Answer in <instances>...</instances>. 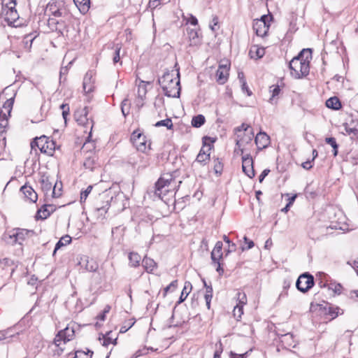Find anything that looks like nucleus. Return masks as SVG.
<instances>
[{"label":"nucleus","mask_w":358,"mask_h":358,"mask_svg":"<svg viewBox=\"0 0 358 358\" xmlns=\"http://www.w3.org/2000/svg\"><path fill=\"white\" fill-rule=\"evenodd\" d=\"M311 58V50L303 49L289 64L292 76L296 79L307 76L309 73V62Z\"/></svg>","instance_id":"f257e3e1"},{"label":"nucleus","mask_w":358,"mask_h":358,"mask_svg":"<svg viewBox=\"0 0 358 358\" xmlns=\"http://www.w3.org/2000/svg\"><path fill=\"white\" fill-rule=\"evenodd\" d=\"M174 71H167L158 79V83L162 87L164 94L169 97L176 98L180 96V73L177 69L176 77L175 78Z\"/></svg>","instance_id":"f03ea898"},{"label":"nucleus","mask_w":358,"mask_h":358,"mask_svg":"<svg viewBox=\"0 0 358 358\" xmlns=\"http://www.w3.org/2000/svg\"><path fill=\"white\" fill-rule=\"evenodd\" d=\"M175 183L176 181L171 173L162 174L155 184V194L163 199L169 192L175 190Z\"/></svg>","instance_id":"7ed1b4c3"},{"label":"nucleus","mask_w":358,"mask_h":358,"mask_svg":"<svg viewBox=\"0 0 358 358\" xmlns=\"http://www.w3.org/2000/svg\"><path fill=\"white\" fill-rule=\"evenodd\" d=\"M272 18V15H264L260 19L254 20L252 28L257 36L264 37L267 34Z\"/></svg>","instance_id":"20e7f679"},{"label":"nucleus","mask_w":358,"mask_h":358,"mask_svg":"<svg viewBox=\"0 0 358 358\" xmlns=\"http://www.w3.org/2000/svg\"><path fill=\"white\" fill-rule=\"evenodd\" d=\"M34 143L41 152L47 154L49 156H52L56 149L55 142L45 136L36 138Z\"/></svg>","instance_id":"39448f33"},{"label":"nucleus","mask_w":358,"mask_h":358,"mask_svg":"<svg viewBox=\"0 0 358 358\" xmlns=\"http://www.w3.org/2000/svg\"><path fill=\"white\" fill-rule=\"evenodd\" d=\"M313 285L314 278L308 273H305L299 275L296 282V288L303 293L307 292Z\"/></svg>","instance_id":"423d86ee"},{"label":"nucleus","mask_w":358,"mask_h":358,"mask_svg":"<svg viewBox=\"0 0 358 358\" xmlns=\"http://www.w3.org/2000/svg\"><path fill=\"white\" fill-rule=\"evenodd\" d=\"M229 68L230 63L228 61H225L224 63L221 62L219 64L215 73V80L218 84L224 85L228 80Z\"/></svg>","instance_id":"0eeeda50"},{"label":"nucleus","mask_w":358,"mask_h":358,"mask_svg":"<svg viewBox=\"0 0 358 358\" xmlns=\"http://www.w3.org/2000/svg\"><path fill=\"white\" fill-rule=\"evenodd\" d=\"M210 141L211 143H214L215 140L208 136H204L203 138V147H208L207 150H205L204 148H201L199 153L198 154L196 162L205 165L207 162L210 160V150H211V146L210 144H207L206 141Z\"/></svg>","instance_id":"6e6552de"},{"label":"nucleus","mask_w":358,"mask_h":358,"mask_svg":"<svg viewBox=\"0 0 358 358\" xmlns=\"http://www.w3.org/2000/svg\"><path fill=\"white\" fill-rule=\"evenodd\" d=\"M74 334L75 331L73 327H66L64 329L61 330L57 333L54 339V343L57 346L59 347L62 341L65 343L66 342L72 340L74 336Z\"/></svg>","instance_id":"1a4fd4ad"},{"label":"nucleus","mask_w":358,"mask_h":358,"mask_svg":"<svg viewBox=\"0 0 358 358\" xmlns=\"http://www.w3.org/2000/svg\"><path fill=\"white\" fill-rule=\"evenodd\" d=\"M242 155V169L246 176L250 178L255 176V170L253 168V159L250 154L243 155V150L240 149Z\"/></svg>","instance_id":"9d476101"},{"label":"nucleus","mask_w":358,"mask_h":358,"mask_svg":"<svg viewBox=\"0 0 358 358\" xmlns=\"http://www.w3.org/2000/svg\"><path fill=\"white\" fill-rule=\"evenodd\" d=\"M78 264L81 268L89 272L96 271L98 268V264L96 261L87 256L81 257Z\"/></svg>","instance_id":"9b49d317"},{"label":"nucleus","mask_w":358,"mask_h":358,"mask_svg":"<svg viewBox=\"0 0 358 358\" xmlns=\"http://www.w3.org/2000/svg\"><path fill=\"white\" fill-rule=\"evenodd\" d=\"M55 206L52 204H45L41 206L40 209L38 210L36 218L37 220H45L55 210Z\"/></svg>","instance_id":"f8f14e48"},{"label":"nucleus","mask_w":358,"mask_h":358,"mask_svg":"<svg viewBox=\"0 0 358 358\" xmlns=\"http://www.w3.org/2000/svg\"><path fill=\"white\" fill-rule=\"evenodd\" d=\"M258 150H262L268 147L270 143V137L263 131L259 132L255 139Z\"/></svg>","instance_id":"ddd939ff"},{"label":"nucleus","mask_w":358,"mask_h":358,"mask_svg":"<svg viewBox=\"0 0 358 358\" xmlns=\"http://www.w3.org/2000/svg\"><path fill=\"white\" fill-rule=\"evenodd\" d=\"M20 192L24 195V197L30 202H36L38 199V194L31 186H28L27 185H23L20 188Z\"/></svg>","instance_id":"4468645a"},{"label":"nucleus","mask_w":358,"mask_h":358,"mask_svg":"<svg viewBox=\"0 0 358 358\" xmlns=\"http://www.w3.org/2000/svg\"><path fill=\"white\" fill-rule=\"evenodd\" d=\"M222 243L221 241H217L215 243V245L211 252L210 258L212 260V264H216V262H220V259H222Z\"/></svg>","instance_id":"2eb2a0df"},{"label":"nucleus","mask_w":358,"mask_h":358,"mask_svg":"<svg viewBox=\"0 0 358 358\" xmlns=\"http://www.w3.org/2000/svg\"><path fill=\"white\" fill-rule=\"evenodd\" d=\"M187 34L190 46L196 45L200 43L198 31L194 29H187Z\"/></svg>","instance_id":"dca6fc26"},{"label":"nucleus","mask_w":358,"mask_h":358,"mask_svg":"<svg viewBox=\"0 0 358 358\" xmlns=\"http://www.w3.org/2000/svg\"><path fill=\"white\" fill-rule=\"evenodd\" d=\"M280 343L282 346L285 348H289L291 347L294 348L296 346L294 336L290 333L282 335L280 337Z\"/></svg>","instance_id":"f3484780"},{"label":"nucleus","mask_w":358,"mask_h":358,"mask_svg":"<svg viewBox=\"0 0 358 358\" xmlns=\"http://www.w3.org/2000/svg\"><path fill=\"white\" fill-rule=\"evenodd\" d=\"M93 73L91 71H87L83 78V87L85 93H89L92 90V79Z\"/></svg>","instance_id":"a211bd4d"},{"label":"nucleus","mask_w":358,"mask_h":358,"mask_svg":"<svg viewBox=\"0 0 358 358\" xmlns=\"http://www.w3.org/2000/svg\"><path fill=\"white\" fill-rule=\"evenodd\" d=\"M110 207V200L103 201V207L99 206V202L96 201L94 203V209L98 216L104 217Z\"/></svg>","instance_id":"6ab92c4d"},{"label":"nucleus","mask_w":358,"mask_h":358,"mask_svg":"<svg viewBox=\"0 0 358 358\" xmlns=\"http://www.w3.org/2000/svg\"><path fill=\"white\" fill-rule=\"evenodd\" d=\"M87 114V107H85L80 110V112H77L75 114L76 121L78 122L79 124L85 125L88 122Z\"/></svg>","instance_id":"aec40b11"},{"label":"nucleus","mask_w":358,"mask_h":358,"mask_svg":"<svg viewBox=\"0 0 358 358\" xmlns=\"http://www.w3.org/2000/svg\"><path fill=\"white\" fill-rule=\"evenodd\" d=\"M41 188L45 194L49 192L52 187V183L48 176H42L39 180Z\"/></svg>","instance_id":"412c9836"},{"label":"nucleus","mask_w":358,"mask_h":358,"mask_svg":"<svg viewBox=\"0 0 358 358\" xmlns=\"http://www.w3.org/2000/svg\"><path fill=\"white\" fill-rule=\"evenodd\" d=\"M1 15L4 17L5 21H6L9 25L15 24L19 19V15L17 10L6 11V13H1Z\"/></svg>","instance_id":"4be33fe9"},{"label":"nucleus","mask_w":358,"mask_h":358,"mask_svg":"<svg viewBox=\"0 0 358 358\" xmlns=\"http://www.w3.org/2000/svg\"><path fill=\"white\" fill-rule=\"evenodd\" d=\"M73 2L81 13L85 14L89 10L90 0H73Z\"/></svg>","instance_id":"5701e85b"},{"label":"nucleus","mask_w":358,"mask_h":358,"mask_svg":"<svg viewBox=\"0 0 358 358\" xmlns=\"http://www.w3.org/2000/svg\"><path fill=\"white\" fill-rule=\"evenodd\" d=\"M142 264L147 272L151 273L157 268L156 262L150 257H144L142 260Z\"/></svg>","instance_id":"b1692460"},{"label":"nucleus","mask_w":358,"mask_h":358,"mask_svg":"<svg viewBox=\"0 0 358 358\" xmlns=\"http://www.w3.org/2000/svg\"><path fill=\"white\" fill-rule=\"evenodd\" d=\"M270 92L271 93V96L269 99V102L271 104H276L277 103V99L276 96H278L280 92V86L278 85H273L270 87L269 90Z\"/></svg>","instance_id":"393cba45"},{"label":"nucleus","mask_w":358,"mask_h":358,"mask_svg":"<svg viewBox=\"0 0 358 358\" xmlns=\"http://www.w3.org/2000/svg\"><path fill=\"white\" fill-rule=\"evenodd\" d=\"M326 106L329 108L338 110L341 108V103L336 96L331 97L326 101Z\"/></svg>","instance_id":"a878e982"},{"label":"nucleus","mask_w":358,"mask_h":358,"mask_svg":"<svg viewBox=\"0 0 358 358\" xmlns=\"http://www.w3.org/2000/svg\"><path fill=\"white\" fill-rule=\"evenodd\" d=\"M93 352L90 350H87V352L83 350H77L75 352L74 355L69 353L68 358H91Z\"/></svg>","instance_id":"bb28decb"},{"label":"nucleus","mask_w":358,"mask_h":358,"mask_svg":"<svg viewBox=\"0 0 358 358\" xmlns=\"http://www.w3.org/2000/svg\"><path fill=\"white\" fill-rule=\"evenodd\" d=\"M192 288V284L189 282L187 281L185 282L183 289H182V291L181 292V295L179 298V301H178L179 303L183 302L186 299V298L189 295V292H191Z\"/></svg>","instance_id":"cd10ccee"},{"label":"nucleus","mask_w":358,"mask_h":358,"mask_svg":"<svg viewBox=\"0 0 358 358\" xmlns=\"http://www.w3.org/2000/svg\"><path fill=\"white\" fill-rule=\"evenodd\" d=\"M15 237L17 238L16 231L15 229L9 231L8 234H6L3 236V239L8 244L13 245L18 243V241H15Z\"/></svg>","instance_id":"c85d7f7f"},{"label":"nucleus","mask_w":358,"mask_h":358,"mask_svg":"<svg viewBox=\"0 0 358 358\" xmlns=\"http://www.w3.org/2000/svg\"><path fill=\"white\" fill-rule=\"evenodd\" d=\"M17 239L16 241H18V244L21 245L22 243L26 239L28 236L29 231L27 229H15Z\"/></svg>","instance_id":"c756f323"},{"label":"nucleus","mask_w":358,"mask_h":358,"mask_svg":"<svg viewBox=\"0 0 358 358\" xmlns=\"http://www.w3.org/2000/svg\"><path fill=\"white\" fill-rule=\"evenodd\" d=\"M8 125V117L3 110H0V132L5 134V129Z\"/></svg>","instance_id":"7c9ffc66"},{"label":"nucleus","mask_w":358,"mask_h":358,"mask_svg":"<svg viewBox=\"0 0 358 358\" xmlns=\"http://www.w3.org/2000/svg\"><path fill=\"white\" fill-rule=\"evenodd\" d=\"M205 122L206 118L203 115H197L192 117L191 124L193 127L199 128L204 124Z\"/></svg>","instance_id":"2f4dec72"},{"label":"nucleus","mask_w":358,"mask_h":358,"mask_svg":"<svg viewBox=\"0 0 358 358\" xmlns=\"http://www.w3.org/2000/svg\"><path fill=\"white\" fill-rule=\"evenodd\" d=\"M129 260L131 266L136 267L139 266L141 257L138 253L132 252L129 254Z\"/></svg>","instance_id":"473e14b6"},{"label":"nucleus","mask_w":358,"mask_h":358,"mask_svg":"<svg viewBox=\"0 0 358 358\" xmlns=\"http://www.w3.org/2000/svg\"><path fill=\"white\" fill-rule=\"evenodd\" d=\"M71 242V237L70 236L65 235V236H62L59 239V241L56 243L53 253L55 254L57 250L61 248L62 246L69 244Z\"/></svg>","instance_id":"72a5a7b5"},{"label":"nucleus","mask_w":358,"mask_h":358,"mask_svg":"<svg viewBox=\"0 0 358 358\" xmlns=\"http://www.w3.org/2000/svg\"><path fill=\"white\" fill-rule=\"evenodd\" d=\"M96 165V157L95 156H89L87 157L84 161L83 166L90 169V171H93L95 168Z\"/></svg>","instance_id":"f704fd0d"},{"label":"nucleus","mask_w":358,"mask_h":358,"mask_svg":"<svg viewBox=\"0 0 358 358\" xmlns=\"http://www.w3.org/2000/svg\"><path fill=\"white\" fill-rule=\"evenodd\" d=\"M325 142L333 148V154L334 156H336L338 155V145L336 143V138L334 137H328L326 138Z\"/></svg>","instance_id":"c9c22d12"},{"label":"nucleus","mask_w":358,"mask_h":358,"mask_svg":"<svg viewBox=\"0 0 358 358\" xmlns=\"http://www.w3.org/2000/svg\"><path fill=\"white\" fill-rule=\"evenodd\" d=\"M62 184L61 182H55L54 187H52V197L58 198L62 195Z\"/></svg>","instance_id":"e433bc0d"},{"label":"nucleus","mask_w":358,"mask_h":358,"mask_svg":"<svg viewBox=\"0 0 358 358\" xmlns=\"http://www.w3.org/2000/svg\"><path fill=\"white\" fill-rule=\"evenodd\" d=\"M155 127H166L168 129H171L173 127L172 120L170 118H166L165 120H161L155 123Z\"/></svg>","instance_id":"4c0bfd02"},{"label":"nucleus","mask_w":358,"mask_h":358,"mask_svg":"<svg viewBox=\"0 0 358 358\" xmlns=\"http://www.w3.org/2000/svg\"><path fill=\"white\" fill-rule=\"evenodd\" d=\"M14 99L12 98L9 99L4 103L3 108H0V110H3L4 112H6V114L8 115V117L10 115Z\"/></svg>","instance_id":"58836bf2"},{"label":"nucleus","mask_w":358,"mask_h":358,"mask_svg":"<svg viewBox=\"0 0 358 358\" xmlns=\"http://www.w3.org/2000/svg\"><path fill=\"white\" fill-rule=\"evenodd\" d=\"M130 103L127 99H124L121 103V110L124 117L129 113Z\"/></svg>","instance_id":"ea45409f"},{"label":"nucleus","mask_w":358,"mask_h":358,"mask_svg":"<svg viewBox=\"0 0 358 358\" xmlns=\"http://www.w3.org/2000/svg\"><path fill=\"white\" fill-rule=\"evenodd\" d=\"M144 138H145V136L141 134L138 130L134 131L131 136V141L134 144L135 143H138L139 140L144 141Z\"/></svg>","instance_id":"a19ab883"},{"label":"nucleus","mask_w":358,"mask_h":358,"mask_svg":"<svg viewBox=\"0 0 358 358\" xmlns=\"http://www.w3.org/2000/svg\"><path fill=\"white\" fill-rule=\"evenodd\" d=\"M238 303L239 305L243 306L247 303V296L244 292H238L236 294Z\"/></svg>","instance_id":"79ce46f5"},{"label":"nucleus","mask_w":358,"mask_h":358,"mask_svg":"<svg viewBox=\"0 0 358 358\" xmlns=\"http://www.w3.org/2000/svg\"><path fill=\"white\" fill-rule=\"evenodd\" d=\"M134 145L136 147L137 150L138 151H141L142 152H145L146 151L147 147H146V140L144 138V141L139 140L138 143H135Z\"/></svg>","instance_id":"37998d69"},{"label":"nucleus","mask_w":358,"mask_h":358,"mask_svg":"<svg viewBox=\"0 0 358 358\" xmlns=\"http://www.w3.org/2000/svg\"><path fill=\"white\" fill-rule=\"evenodd\" d=\"M344 127H345V131L348 135H352V138L354 136H357V135H358V129L357 128H355V127L351 128V127H350L348 126V124H344Z\"/></svg>","instance_id":"c03bdc74"},{"label":"nucleus","mask_w":358,"mask_h":358,"mask_svg":"<svg viewBox=\"0 0 358 358\" xmlns=\"http://www.w3.org/2000/svg\"><path fill=\"white\" fill-rule=\"evenodd\" d=\"M92 188H93L92 185H89L86 188L85 190L81 192V193H80V202L81 203L85 201V200L87 199L88 195L91 192Z\"/></svg>","instance_id":"a18cd8bd"},{"label":"nucleus","mask_w":358,"mask_h":358,"mask_svg":"<svg viewBox=\"0 0 358 358\" xmlns=\"http://www.w3.org/2000/svg\"><path fill=\"white\" fill-rule=\"evenodd\" d=\"M233 313L234 317H236L238 319L241 318L243 313V306L236 304L234 308Z\"/></svg>","instance_id":"49530a36"},{"label":"nucleus","mask_w":358,"mask_h":358,"mask_svg":"<svg viewBox=\"0 0 358 358\" xmlns=\"http://www.w3.org/2000/svg\"><path fill=\"white\" fill-rule=\"evenodd\" d=\"M255 49V55H253V50L251 49L250 51V54L251 55V57H256L257 58H262L264 55V48H259L257 47H254Z\"/></svg>","instance_id":"de8ad7c7"},{"label":"nucleus","mask_w":358,"mask_h":358,"mask_svg":"<svg viewBox=\"0 0 358 358\" xmlns=\"http://www.w3.org/2000/svg\"><path fill=\"white\" fill-rule=\"evenodd\" d=\"M223 169L222 162L218 159L214 161V171L216 174H221Z\"/></svg>","instance_id":"09e8293b"},{"label":"nucleus","mask_w":358,"mask_h":358,"mask_svg":"<svg viewBox=\"0 0 358 358\" xmlns=\"http://www.w3.org/2000/svg\"><path fill=\"white\" fill-rule=\"evenodd\" d=\"M6 148V134L0 132V156Z\"/></svg>","instance_id":"8fccbe9b"},{"label":"nucleus","mask_w":358,"mask_h":358,"mask_svg":"<svg viewBox=\"0 0 358 358\" xmlns=\"http://www.w3.org/2000/svg\"><path fill=\"white\" fill-rule=\"evenodd\" d=\"M120 50H121V46H120L119 44H117L115 45L114 55L113 57V61L114 64L117 63L120 59Z\"/></svg>","instance_id":"3c124183"},{"label":"nucleus","mask_w":358,"mask_h":358,"mask_svg":"<svg viewBox=\"0 0 358 358\" xmlns=\"http://www.w3.org/2000/svg\"><path fill=\"white\" fill-rule=\"evenodd\" d=\"M6 2H8L10 5V8H3L1 9V13H5L6 11H11V10H17L15 9V6L17 5L16 0H5Z\"/></svg>","instance_id":"603ef678"},{"label":"nucleus","mask_w":358,"mask_h":358,"mask_svg":"<svg viewBox=\"0 0 358 358\" xmlns=\"http://www.w3.org/2000/svg\"><path fill=\"white\" fill-rule=\"evenodd\" d=\"M61 109L62 110V116L64 119L65 122H66V117L69 114V106L68 104H62L60 106Z\"/></svg>","instance_id":"864d4df0"},{"label":"nucleus","mask_w":358,"mask_h":358,"mask_svg":"<svg viewBox=\"0 0 358 358\" xmlns=\"http://www.w3.org/2000/svg\"><path fill=\"white\" fill-rule=\"evenodd\" d=\"M178 285V280H173L172 281L169 285H168L165 289H164V294H166L167 292H173V290L176 289V287Z\"/></svg>","instance_id":"5fc2aeb1"},{"label":"nucleus","mask_w":358,"mask_h":358,"mask_svg":"<svg viewBox=\"0 0 358 358\" xmlns=\"http://www.w3.org/2000/svg\"><path fill=\"white\" fill-rule=\"evenodd\" d=\"M149 350H153L152 348H143V349H140L138 350H137L135 353V357H133V358H135V357H140V356H142V355H146L148 353V351Z\"/></svg>","instance_id":"6e6d98bb"},{"label":"nucleus","mask_w":358,"mask_h":358,"mask_svg":"<svg viewBox=\"0 0 358 358\" xmlns=\"http://www.w3.org/2000/svg\"><path fill=\"white\" fill-rule=\"evenodd\" d=\"M241 84V90L243 92L247 93L248 96H251L252 92L250 90L247 85L246 82H243Z\"/></svg>","instance_id":"4d7b16f0"},{"label":"nucleus","mask_w":358,"mask_h":358,"mask_svg":"<svg viewBox=\"0 0 358 358\" xmlns=\"http://www.w3.org/2000/svg\"><path fill=\"white\" fill-rule=\"evenodd\" d=\"M336 310H338V308L330 307L328 310V314L330 315L332 317V318H335L338 315V313L336 312Z\"/></svg>","instance_id":"13d9d810"},{"label":"nucleus","mask_w":358,"mask_h":358,"mask_svg":"<svg viewBox=\"0 0 358 358\" xmlns=\"http://www.w3.org/2000/svg\"><path fill=\"white\" fill-rule=\"evenodd\" d=\"M248 352H247L243 353V354H236V353L231 352L230 357L231 358H246V357L248 356Z\"/></svg>","instance_id":"bf43d9fd"},{"label":"nucleus","mask_w":358,"mask_h":358,"mask_svg":"<svg viewBox=\"0 0 358 358\" xmlns=\"http://www.w3.org/2000/svg\"><path fill=\"white\" fill-rule=\"evenodd\" d=\"M211 23L212 24H210V27L213 31H215L217 29L215 27L217 26L218 24V17L217 16H214Z\"/></svg>","instance_id":"052dcab7"},{"label":"nucleus","mask_w":358,"mask_h":358,"mask_svg":"<svg viewBox=\"0 0 358 358\" xmlns=\"http://www.w3.org/2000/svg\"><path fill=\"white\" fill-rule=\"evenodd\" d=\"M270 172V170L269 169H264L262 173L260 174V176H259V182H262V181L264 180V179L265 178L266 176H268V174Z\"/></svg>","instance_id":"680f3d73"},{"label":"nucleus","mask_w":358,"mask_h":358,"mask_svg":"<svg viewBox=\"0 0 358 358\" xmlns=\"http://www.w3.org/2000/svg\"><path fill=\"white\" fill-rule=\"evenodd\" d=\"M204 287H206V294L213 295V287L211 285H208L206 282L203 280Z\"/></svg>","instance_id":"e2e57ef3"},{"label":"nucleus","mask_w":358,"mask_h":358,"mask_svg":"<svg viewBox=\"0 0 358 358\" xmlns=\"http://www.w3.org/2000/svg\"><path fill=\"white\" fill-rule=\"evenodd\" d=\"M110 343H114L115 344L116 343V339L115 340H113L112 338H104L103 339V345L104 346H108V345H110Z\"/></svg>","instance_id":"0e129e2a"},{"label":"nucleus","mask_w":358,"mask_h":358,"mask_svg":"<svg viewBox=\"0 0 358 358\" xmlns=\"http://www.w3.org/2000/svg\"><path fill=\"white\" fill-rule=\"evenodd\" d=\"M312 162H313L312 160L311 161L310 160H308V161L302 163L301 166H302V167L303 169H305L306 170H309V169H310L313 167V166L311 164Z\"/></svg>","instance_id":"69168bd1"},{"label":"nucleus","mask_w":358,"mask_h":358,"mask_svg":"<svg viewBox=\"0 0 358 358\" xmlns=\"http://www.w3.org/2000/svg\"><path fill=\"white\" fill-rule=\"evenodd\" d=\"M215 266H217L216 271L219 273L220 275H222L224 273V269L221 266L220 262H216V264H213Z\"/></svg>","instance_id":"338daca9"},{"label":"nucleus","mask_w":358,"mask_h":358,"mask_svg":"<svg viewBox=\"0 0 358 358\" xmlns=\"http://www.w3.org/2000/svg\"><path fill=\"white\" fill-rule=\"evenodd\" d=\"M188 22H189L192 25L196 26L198 24V20L195 16L191 15L189 19L188 20Z\"/></svg>","instance_id":"774afa93"}]
</instances>
